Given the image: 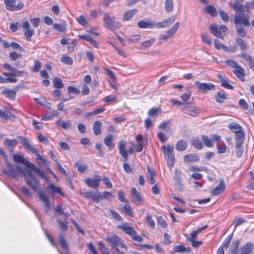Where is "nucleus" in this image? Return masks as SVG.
<instances>
[{
	"instance_id": "obj_18",
	"label": "nucleus",
	"mask_w": 254,
	"mask_h": 254,
	"mask_svg": "<svg viewBox=\"0 0 254 254\" xmlns=\"http://www.w3.org/2000/svg\"><path fill=\"white\" fill-rule=\"evenodd\" d=\"M209 29L210 33L214 36L223 39V36L222 32L220 31L219 27L216 25H211L209 27Z\"/></svg>"
},
{
	"instance_id": "obj_2",
	"label": "nucleus",
	"mask_w": 254,
	"mask_h": 254,
	"mask_svg": "<svg viewBox=\"0 0 254 254\" xmlns=\"http://www.w3.org/2000/svg\"><path fill=\"white\" fill-rule=\"evenodd\" d=\"M106 240L111 245V249L114 251L113 253L125 254V252L127 250V247L119 236L113 235L107 237Z\"/></svg>"
},
{
	"instance_id": "obj_11",
	"label": "nucleus",
	"mask_w": 254,
	"mask_h": 254,
	"mask_svg": "<svg viewBox=\"0 0 254 254\" xmlns=\"http://www.w3.org/2000/svg\"><path fill=\"white\" fill-rule=\"evenodd\" d=\"M18 138L20 140L21 143L25 149L29 150L34 154L37 153V150L30 144L29 140L26 137L19 136Z\"/></svg>"
},
{
	"instance_id": "obj_35",
	"label": "nucleus",
	"mask_w": 254,
	"mask_h": 254,
	"mask_svg": "<svg viewBox=\"0 0 254 254\" xmlns=\"http://www.w3.org/2000/svg\"><path fill=\"white\" fill-rule=\"evenodd\" d=\"M46 189L52 193H58L63 194L61 192V188L55 186L54 184H51L49 186L47 187Z\"/></svg>"
},
{
	"instance_id": "obj_10",
	"label": "nucleus",
	"mask_w": 254,
	"mask_h": 254,
	"mask_svg": "<svg viewBox=\"0 0 254 254\" xmlns=\"http://www.w3.org/2000/svg\"><path fill=\"white\" fill-rule=\"evenodd\" d=\"M38 194L40 200L44 202L46 205L45 211L48 214L51 209L50 200L44 191L40 190L38 191Z\"/></svg>"
},
{
	"instance_id": "obj_12",
	"label": "nucleus",
	"mask_w": 254,
	"mask_h": 254,
	"mask_svg": "<svg viewBox=\"0 0 254 254\" xmlns=\"http://www.w3.org/2000/svg\"><path fill=\"white\" fill-rule=\"evenodd\" d=\"M3 66L5 69L10 71V73L14 76H21L26 73V72L23 71L18 70L13 66L7 63H4Z\"/></svg>"
},
{
	"instance_id": "obj_15",
	"label": "nucleus",
	"mask_w": 254,
	"mask_h": 254,
	"mask_svg": "<svg viewBox=\"0 0 254 254\" xmlns=\"http://www.w3.org/2000/svg\"><path fill=\"white\" fill-rule=\"evenodd\" d=\"M23 28L25 30L24 35L28 41H30L31 37L34 34L35 31L29 28L30 25L28 21L23 23Z\"/></svg>"
},
{
	"instance_id": "obj_52",
	"label": "nucleus",
	"mask_w": 254,
	"mask_h": 254,
	"mask_svg": "<svg viewBox=\"0 0 254 254\" xmlns=\"http://www.w3.org/2000/svg\"><path fill=\"white\" fill-rule=\"evenodd\" d=\"M114 197V195L109 191H104L102 193L99 194V200L103 199H108Z\"/></svg>"
},
{
	"instance_id": "obj_25",
	"label": "nucleus",
	"mask_w": 254,
	"mask_h": 254,
	"mask_svg": "<svg viewBox=\"0 0 254 254\" xmlns=\"http://www.w3.org/2000/svg\"><path fill=\"white\" fill-rule=\"evenodd\" d=\"M119 152L121 155L122 157L124 158L125 160H126L128 157L127 152L126 149V144L124 141H120L119 142Z\"/></svg>"
},
{
	"instance_id": "obj_36",
	"label": "nucleus",
	"mask_w": 254,
	"mask_h": 254,
	"mask_svg": "<svg viewBox=\"0 0 254 254\" xmlns=\"http://www.w3.org/2000/svg\"><path fill=\"white\" fill-rule=\"evenodd\" d=\"M229 128L235 133L243 130L241 126L236 123H231L229 126Z\"/></svg>"
},
{
	"instance_id": "obj_17",
	"label": "nucleus",
	"mask_w": 254,
	"mask_h": 254,
	"mask_svg": "<svg viewBox=\"0 0 254 254\" xmlns=\"http://www.w3.org/2000/svg\"><path fill=\"white\" fill-rule=\"evenodd\" d=\"M225 189V185L223 180H220L219 184L212 189L210 193L213 196H216L221 193Z\"/></svg>"
},
{
	"instance_id": "obj_13",
	"label": "nucleus",
	"mask_w": 254,
	"mask_h": 254,
	"mask_svg": "<svg viewBox=\"0 0 254 254\" xmlns=\"http://www.w3.org/2000/svg\"><path fill=\"white\" fill-rule=\"evenodd\" d=\"M5 162L7 167L9 168V169L7 171L2 170V172L8 177H12L15 179H17L18 175L15 168H14L10 163L7 162L6 160H5Z\"/></svg>"
},
{
	"instance_id": "obj_38",
	"label": "nucleus",
	"mask_w": 254,
	"mask_h": 254,
	"mask_svg": "<svg viewBox=\"0 0 254 254\" xmlns=\"http://www.w3.org/2000/svg\"><path fill=\"white\" fill-rule=\"evenodd\" d=\"M57 124L58 126L62 127L64 129L69 128L71 126V122L69 120L66 122H64L62 120H58L57 121Z\"/></svg>"
},
{
	"instance_id": "obj_41",
	"label": "nucleus",
	"mask_w": 254,
	"mask_h": 254,
	"mask_svg": "<svg viewBox=\"0 0 254 254\" xmlns=\"http://www.w3.org/2000/svg\"><path fill=\"white\" fill-rule=\"evenodd\" d=\"M226 98V95L223 91L221 90L217 93V95L215 97V100L217 102L222 103Z\"/></svg>"
},
{
	"instance_id": "obj_3",
	"label": "nucleus",
	"mask_w": 254,
	"mask_h": 254,
	"mask_svg": "<svg viewBox=\"0 0 254 254\" xmlns=\"http://www.w3.org/2000/svg\"><path fill=\"white\" fill-rule=\"evenodd\" d=\"M13 159L15 162L22 163L25 165L28 168L32 169L37 174L38 176L44 179L45 181H48V179L45 177L44 173L38 167H36V165L33 163L27 160L22 155L19 154H14L13 155Z\"/></svg>"
},
{
	"instance_id": "obj_54",
	"label": "nucleus",
	"mask_w": 254,
	"mask_h": 254,
	"mask_svg": "<svg viewBox=\"0 0 254 254\" xmlns=\"http://www.w3.org/2000/svg\"><path fill=\"white\" fill-rule=\"evenodd\" d=\"M74 166L77 168V170L80 173H84L87 169V166L85 165L81 164L79 163H75Z\"/></svg>"
},
{
	"instance_id": "obj_50",
	"label": "nucleus",
	"mask_w": 254,
	"mask_h": 254,
	"mask_svg": "<svg viewBox=\"0 0 254 254\" xmlns=\"http://www.w3.org/2000/svg\"><path fill=\"white\" fill-rule=\"evenodd\" d=\"M163 153L165 155L173 153L174 151V146L173 145H164L162 147Z\"/></svg>"
},
{
	"instance_id": "obj_63",
	"label": "nucleus",
	"mask_w": 254,
	"mask_h": 254,
	"mask_svg": "<svg viewBox=\"0 0 254 254\" xmlns=\"http://www.w3.org/2000/svg\"><path fill=\"white\" fill-rule=\"evenodd\" d=\"M232 239V235H229L223 241L221 247L224 248H227L229 246L230 241Z\"/></svg>"
},
{
	"instance_id": "obj_43",
	"label": "nucleus",
	"mask_w": 254,
	"mask_h": 254,
	"mask_svg": "<svg viewBox=\"0 0 254 254\" xmlns=\"http://www.w3.org/2000/svg\"><path fill=\"white\" fill-rule=\"evenodd\" d=\"M161 111V109L160 108H151L149 110L148 114L151 117H157Z\"/></svg>"
},
{
	"instance_id": "obj_44",
	"label": "nucleus",
	"mask_w": 254,
	"mask_h": 254,
	"mask_svg": "<svg viewBox=\"0 0 254 254\" xmlns=\"http://www.w3.org/2000/svg\"><path fill=\"white\" fill-rule=\"evenodd\" d=\"M236 44L242 50L244 51L248 49V46L246 42L240 38L236 39Z\"/></svg>"
},
{
	"instance_id": "obj_62",
	"label": "nucleus",
	"mask_w": 254,
	"mask_h": 254,
	"mask_svg": "<svg viewBox=\"0 0 254 254\" xmlns=\"http://www.w3.org/2000/svg\"><path fill=\"white\" fill-rule=\"evenodd\" d=\"M67 90L68 93H74L75 94H79L80 93V91L79 89H76L72 86H68Z\"/></svg>"
},
{
	"instance_id": "obj_32",
	"label": "nucleus",
	"mask_w": 254,
	"mask_h": 254,
	"mask_svg": "<svg viewBox=\"0 0 254 254\" xmlns=\"http://www.w3.org/2000/svg\"><path fill=\"white\" fill-rule=\"evenodd\" d=\"M113 140V136L111 134L107 135L104 140V143L110 150L114 148V145L112 144Z\"/></svg>"
},
{
	"instance_id": "obj_53",
	"label": "nucleus",
	"mask_w": 254,
	"mask_h": 254,
	"mask_svg": "<svg viewBox=\"0 0 254 254\" xmlns=\"http://www.w3.org/2000/svg\"><path fill=\"white\" fill-rule=\"evenodd\" d=\"M206 11L212 16H215L217 15L216 9L212 5H208L206 7Z\"/></svg>"
},
{
	"instance_id": "obj_23",
	"label": "nucleus",
	"mask_w": 254,
	"mask_h": 254,
	"mask_svg": "<svg viewBox=\"0 0 254 254\" xmlns=\"http://www.w3.org/2000/svg\"><path fill=\"white\" fill-rule=\"evenodd\" d=\"M233 71L241 81H244L245 80V70L242 67L239 65L235 69H234Z\"/></svg>"
},
{
	"instance_id": "obj_60",
	"label": "nucleus",
	"mask_w": 254,
	"mask_h": 254,
	"mask_svg": "<svg viewBox=\"0 0 254 254\" xmlns=\"http://www.w3.org/2000/svg\"><path fill=\"white\" fill-rule=\"evenodd\" d=\"M157 222L158 224L163 228H167L168 224L165 220L162 217L159 216L157 218Z\"/></svg>"
},
{
	"instance_id": "obj_16",
	"label": "nucleus",
	"mask_w": 254,
	"mask_h": 254,
	"mask_svg": "<svg viewBox=\"0 0 254 254\" xmlns=\"http://www.w3.org/2000/svg\"><path fill=\"white\" fill-rule=\"evenodd\" d=\"M156 24L153 21H150L148 18H145L140 20L137 23V26L140 28H152L155 26Z\"/></svg>"
},
{
	"instance_id": "obj_1",
	"label": "nucleus",
	"mask_w": 254,
	"mask_h": 254,
	"mask_svg": "<svg viewBox=\"0 0 254 254\" xmlns=\"http://www.w3.org/2000/svg\"><path fill=\"white\" fill-rule=\"evenodd\" d=\"M233 8L236 12L234 22L236 25L237 32L240 37H244L246 36V31L244 27L240 25V24H243L246 27L249 26L250 25V17L243 13V5L233 4Z\"/></svg>"
},
{
	"instance_id": "obj_22",
	"label": "nucleus",
	"mask_w": 254,
	"mask_h": 254,
	"mask_svg": "<svg viewBox=\"0 0 254 254\" xmlns=\"http://www.w3.org/2000/svg\"><path fill=\"white\" fill-rule=\"evenodd\" d=\"M244 132L243 130L235 133L236 140L235 147H241L243 144L244 139Z\"/></svg>"
},
{
	"instance_id": "obj_14",
	"label": "nucleus",
	"mask_w": 254,
	"mask_h": 254,
	"mask_svg": "<svg viewBox=\"0 0 254 254\" xmlns=\"http://www.w3.org/2000/svg\"><path fill=\"white\" fill-rule=\"evenodd\" d=\"M80 193L83 195L85 197L90 198L93 201L98 203L99 202V194H96L93 191H87L83 190H80Z\"/></svg>"
},
{
	"instance_id": "obj_37",
	"label": "nucleus",
	"mask_w": 254,
	"mask_h": 254,
	"mask_svg": "<svg viewBox=\"0 0 254 254\" xmlns=\"http://www.w3.org/2000/svg\"><path fill=\"white\" fill-rule=\"evenodd\" d=\"M2 93L10 99H14L15 98V92L12 89H5L2 91Z\"/></svg>"
},
{
	"instance_id": "obj_48",
	"label": "nucleus",
	"mask_w": 254,
	"mask_h": 254,
	"mask_svg": "<svg viewBox=\"0 0 254 254\" xmlns=\"http://www.w3.org/2000/svg\"><path fill=\"white\" fill-rule=\"evenodd\" d=\"M53 85L55 88L60 89L64 87V84L62 80L58 77H55L53 80Z\"/></svg>"
},
{
	"instance_id": "obj_24",
	"label": "nucleus",
	"mask_w": 254,
	"mask_h": 254,
	"mask_svg": "<svg viewBox=\"0 0 254 254\" xmlns=\"http://www.w3.org/2000/svg\"><path fill=\"white\" fill-rule=\"evenodd\" d=\"M4 145H5L11 152L13 151L14 147L17 144V141L15 139H10L6 138L4 141Z\"/></svg>"
},
{
	"instance_id": "obj_64",
	"label": "nucleus",
	"mask_w": 254,
	"mask_h": 254,
	"mask_svg": "<svg viewBox=\"0 0 254 254\" xmlns=\"http://www.w3.org/2000/svg\"><path fill=\"white\" fill-rule=\"evenodd\" d=\"M155 41V39L152 38L148 41L143 42L141 44L142 47L144 48H148Z\"/></svg>"
},
{
	"instance_id": "obj_6",
	"label": "nucleus",
	"mask_w": 254,
	"mask_h": 254,
	"mask_svg": "<svg viewBox=\"0 0 254 254\" xmlns=\"http://www.w3.org/2000/svg\"><path fill=\"white\" fill-rule=\"evenodd\" d=\"M16 0H4V3L6 10L9 11H18L22 9L24 7V3L19 2L16 4Z\"/></svg>"
},
{
	"instance_id": "obj_29",
	"label": "nucleus",
	"mask_w": 254,
	"mask_h": 254,
	"mask_svg": "<svg viewBox=\"0 0 254 254\" xmlns=\"http://www.w3.org/2000/svg\"><path fill=\"white\" fill-rule=\"evenodd\" d=\"M235 4H237L236 3ZM238 5H240L238 4ZM242 5V4H241ZM243 13L244 14V11H245L246 12L250 13L251 10L254 9V0H252L251 1L247 2L245 5H243Z\"/></svg>"
},
{
	"instance_id": "obj_55",
	"label": "nucleus",
	"mask_w": 254,
	"mask_h": 254,
	"mask_svg": "<svg viewBox=\"0 0 254 254\" xmlns=\"http://www.w3.org/2000/svg\"><path fill=\"white\" fill-rule=\"evenodd\" d=\"M180 23L179 22H176L168 31L172 36L177 32L179 28Z\"/></svg>"
},
{
	"instance_id": "obj_8",
	"label": "nucleus",
	"mask_w": 254,
	"mask_h": 254,
	"mask_svg": "<svg viewBox=\"0 0 254 254\" xmlns=\"http://www.w3.org/2000/svg\"><path fill=\"white\" fill-rule=\"evenodd\" d=\"M131 196L132 201L138 205H142L144 202L143 198L135 188L133 187L131 190Z\"/></svg>"
},
{
	"instance_id": "obj_28",
	"label": "nucleus",
	"mask_w": 254,
	"mask_h": 254,
	"mask_svg": "<svg viewBox=\"0 0 254 254\" xmlns=\"http://www.w3.org/2000/svg\"><path fill=\"white\" fill-rule=\"evenodd\" d=\"M217 77L219 79V81L221 82V85L222 87L230 90L233 89V87L229 83L228 80L224 79L221 74H218Z\"/></svg>"
},
{
	"instance_id": "obj_46",
	"label": "nucleus",
	"mask_w": 254,
	"mask_h": 254,
	"mask_svg": "<svg viewBox=\"0 0 254 254\" xmlns=\"http://www.w3.org/2000/svg\"><path fill=\"white\" fill-rule=\"evenodd\" d=\"M167 157V164L168 167H172L174 164L175 156L173 153L165 155Z\"/></svg>"
},
{
	"instance_id": "obj_19",
	"label": "nucleus",
	"mask_w": 254,
	"mask_h": 254,
	"mask_svg": "<svg viewBox=\"0 0 254 254\" xmlns=\"http://www.w3.org/2000/svg\"><path fill=\"white\" fill-rule=\"evenodd\" d=\"M101 181V177H99L98 179L94 180H91L90 178H87L84 181V183L88 187L96 189L99 187V184Z\"/></svg>"
},
{
	"instance_id": "obj_57",
	"label": "nucleus",
	"mask_w": 254,
	"mask_h": 254,
	"mask_svg": "<svg viewBox=\"0 0 254 254\" xmlns=\"http://www.w3.org/2000/svg\"><path fill=\"white\" fill-rule=\"evenodd\" d=\"M201 39L203 43H205L208 45H210L212 44V41L208 35L205 34H201Z\"/></svg>"
},
{
	"instance_id": "obj_45",
	"label": "nucleus",
	"mask_w": 254,
	"mask_h": 254,
	"mask_svg": "<svg viewBox=\"0 0 254 254\" xmlns=\"http://www.w3.org/2000/svg\"><path fill=\"white\" fill-rule=\"evenodd\" d=\"M174 8V3L172 0H166L165 1V9L167 12H171Z\"/></svg>"
},
{
	"instance_id": "obj_20",
	"label": "nucleus",
	"mask_w": 254,
	"mask_h": 254,
	"mask_svg": "<svg viewBox=\"0 0 254 254\" xmlns=\"http://www.w3.org/2000/svg\"><path fill=\"white\" fill-rule=\"evenodd\" d=\"M171 122L170 120L163 122L158 126V127L160 129L163 130L166 132L170 133L171 134L173 131L170 126Z\"/></svg>"
},
{
	"instance_id": "obj_27",
	"label": "nucleus",
	"mask_w": 254,
	"mask_h": 254,
	"mask_svg": "<svg viewBox=\"0 0 254 254\" xmlns=\"http://www.w3.org/2000/svg\"><path fill=\"white\" fill-rule=\"evenodd\" d=\"M253 249V245L251 243H247L242 247L239 254H251Z\"/></svg>"
},
{
	"instance_id": "obj_49",
	"label": "nucleus",
	"mask_w": 254,
	"mask_h": 254,
	"mask_svg": "<svg viewBox=\"0 0 254 254\" xmlns=\"http://www.w3.org/2000/svg\"><path fill=\"white\" fill-rule=\"evenodd\" d=\"M61 62L67 65H71L73 64V60L70 57L64 55L61 58Z\"/></svg>"
},
{
	"instance_id": "obj_51",
	"label": "nucleus",
	"mask_w": 254,
	"mask_h": 254,
	"mask_svg": "<svg viewBox=\"0 0 254 254\" xmlns=\"http://www.w3.org/2000/svg\"><path fill=\"white\" fill-rule=\"evenodd\" d=\"M59 242L61 247L63 249L66 250L67 251H68V244L66 241L65 240V239H64V238L63 237V236L62 235H61L59 237Z\"/></svg>"
},
{
	"instance_id": "obj_40",
	"label": "nucleus",
	"mask_w": 254,
	"mask_h": 254,
	"mask_svg": "<svg viewBox=\"0 0 254 254\" xmlns=\"http://www.w3.org/2000/svg\"><path fill=\"white\" fill-rule=\"evenodd\" d=\"M201 140L206 147H212L213 146V144L210 137L209 138L206 135H202L201 136Z\"/></svg>"
},
{
	"instance_id": "obj_47",
	"label": "nucleus",
	"mask_w": 254,
	"mask_h": 254,
	"mask_svg": "<svg viewBox=\"0 0 254 254\" xmlns=\"http://www.w3.org/2000/svg\"><path fill=\"white\" fill-rule=\"evenodd\" d=\"M191 144L194 147L198 149H202L203 147L201 141L198 138H193L191 140Z\"/></svg>"
},
{
	"instance_id": "obj_39",
	"label": "nucleus",
	"mask_w": 254,
	"mask_h": 254,
	"mask_svg": "<svg viewBox=\"0 0 254 254\" xmlns=\"http://www.w3.org/2000/svg\"><path fill=\"white\" fill-rule=\"evenodd\" d=\"M37 156V158L36 159L37 163L39 165H44L47 166V165H49V162L45 160L42 156H41L40 154L38 153V152L37 151V153H35Z\"/></svg>"
},
{
	"instance_id": "obj_61",
	"label": "nucleus",
	"mask_w": 254,
	"mask_h": 254,
	"mask_svg": "<svg viewBox=\"0 0 254 254\" xmlns=\"http://www.w3.org/2000/svg\"><path fill=\"white\" fill-rule=\"evenodd\" d=\"M186 251V248L183 245H178L175 246L173 249V252L176 253H182Z\"/></svg>"
},
{
	"instance_id": "obj_26",
	"label": "nucleus",
	"mask_w": 254,
	"mask_h": 254,
	"mask_svg": "<svg viewBox=\"0 0 254 254\" xmlns=\"http://www.w3.org/2000/svg\"><path fill=\"white\" fill-rule=\"evenodd\" d=\"M199 159V156L194 154H189L184 156V161L186 163H190L198 161Z\"/></svg>"
},
{
	"instance_id": "obj_34",
	"label": "nucleus",
	"mask_w": 254,
	"mask_h": 254,
	"mask_svg": "<svg viewBox=\"0 0 254 254\" xmlns=\"http://www.w3.org/2000/svg\"><path fill=\"white\" fill-rule=\"evenodd\" d=\"M147 170L148 172V178L149 180L150 183L153 185L155 182L154 178L155 177V172L154 169L149 166H147Z\"/></svg>"
},
{
	"instance_id": "obj_30",
	"label": "nucleus",
	"mask_w": 254,
	"mask_h": 254,
	"mask_svg": "<svg viewBox=\"0 0 254 254\" xmlns=\"http://www.w3.org/2000/svg\"><path fill=\"white\" fill-rule=\"evenodd\" d=\"M102 122L99 121H95L93 126V130L95 135H99L101 132V127L102 126Z\"/></svg>"
},
{
	"instance_id": "obj_5",
	"label": "nucleus",
	"mask_w": 254,
	"mask_h": 254,
	"mask_svg": "<svg viewBox=\"0 0 254 254\" xmlns=\"http://www.w3.org/2000/svg\"><path fill=\"white\" fill-rule=\"evenodd\" d=\"M118 228L122 229L126 234L128 235L131 237V239L135 242H141L143 239L139 235H137L136 231L133 228L130 227L128 223H123Z\"/></svg>"
},
{
	"instance_id": "obj_21",
	"label": "nucleus",
	"mask_w": 254,
	"mask_h": 254,
	"mask_svg": "<svg viewBox=\"0 0 254 254\" xmlns=\"http://www.w3.org/2000/svg\"><path fill=\"white\" fill-rule=\"evenodd\" d=\"M25 182L34 191L37 190L38 189L40 188L39 181L36 178L32 179H26V181Z\"/></svg>"
},
{
	"instance_id": "obj_9",
	"label": "nucleus",
	"mask_w": 254,
	"mask_h": 254,
	"mask_svg": "<svg viewBox=\"0 0 254 254\" xmlns=\"http://www.w3.org/2000/svg\"><path fill=\"white\" fill-rule=\"evenodd\" d=\"M194 83L197 86L198 91L201 93H205L215 88L214 85L211 83H200L199 81H195Z\"/></svg>"
},
{
	"instance_id": "obj_31",
	"label": "nucleus",
	"mask_w": 254,
	"mask_h": 254,
	"mask_svg": "<svg viewBox=\"0 0 254 254\" xmlns=\"http://www.w3.org/2000/svg\"><path fill=\"white\" fill-rule=\"evenodd\" d=\"M187 142L184 140L178 141L176 145V149L179 151H183L186 149L187 147Z\"/></svg>"
},
{
	"instance_id": "obj_7",
	"label": "nucleus",
	"mask_w": 254,
	"mask_h": 254,
	"mask_svg": "<svg viewBox=\"0 0 254 254\" xmlns=\"http://www.w3.org/2000/svg\"><path fill=\"white\" fill-rule=\"evenodd\" d=\"M182 110L184 113L192 117H196L199 114V110L196 107L190 104H185Z\"/></svg>"
},
{
	"instance_id": "obj_58",
	"label": "nucleus",
	"mask_w": 254,
	"mask_h": 254,
	"mask_svg": "<svg viewBox=\"0 0 254 254\" xmlns=\"http://www.w3.org/2000/svg\"><path fill=\"white\" fill-rule=\"evenodd\" d=\"M110 213L112 215V216L115 218L117 221H122L123 220V219L122 217L120 216V215L116 211L113 210H110Z\"/></svg>"
},
{
	"instance_id": "obj_4",
	"label": "nucleus",
	"mask_w": 254,
	"mask_h": 254,
	"mask_svg": "<svg viewBox=\"0 0 254 254\" xmlns=\"http://www.w3.org/2000/svg\"><path fill=\"white\" fill-rule=\"evenodd\" d=\"M103 19L104 26L111 31H114L116 29L119 28L121 26L120 22L115 21L114 17H110L106 12L104 13Z\"/></svg>"
},
{
	"instance_id": "obj_42",
	"label": "nucleus",
	"mask_w": 254,
	"mask_h": 254,
	"mask_svg": "<svg viewBox=\"0 0 254 254\" xmlns=\"http://www.w3.org/2000/svg\"><path fill=\"white\" fill-rule=\"evenodd\" d=\"M137 12L136 9H132L125 12L124 14L123 19L125 21L130 19Z\"/></svg>"
},
{
	"instance_id": "obj_59",
	"label": "nucleus",
	"mask_w": 254,
	"mask_h": 254,
	"mask_svg": "<svg viewBox=\"0 0 254 254\" xmlns=\"http://www.w3.org/2000/svg\"><path fill=\"white\" fill-rule=\"evenodd\" d=\"M77 20L79 23L84 26H86L88 25V23L86 21L85 17L81 15L79 16V17L77 19Z\"/></svg>"
},
{
	"instance_id": "obj_33",
	"label": "nucleus",
	"mask_w": 254,
	"mask_h": 254,
	"mask_svg": "<svg viewBox=\"0 0 254 254\" xmlns=\"http://www.w3.org/2000/svg\"><path fill=\"white\" fill-rule=\"evenodd\" d=\"M53 27L55 30L64 33L66 29V24L65 22H62L60 24H54Z\"/></svg>"
},
{
	"instance_id": "obj_56",
	"label": "nucleus",
	"mask_w": 254,
	"mask_h": 254,
	"mask_svg": "<svg viewBox=\"0 0 254 254\" xmlns=\"http://www.w3.org/2000/svg\"><path fill=\"white\" fill-rule=\"evenodd\" d=\"M145 219L148 224L153 229L155 227V222L153 220L150 214H147L145 217Z\"/></svg>"
}]
</instances>
